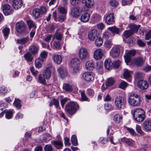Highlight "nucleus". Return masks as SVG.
<instances>
[{
  "label": "nucleus",
  "instance_id": "nucleus-1",
  "mask_svg": "<svg viewBox=\"0 0 151 151\" xmlns=\"http://www.w3.org/2000/svg\"><path fill=\"white\" fill-rule=\"evenodd\" d=\"M141 98L140 96L135 93L130 95L128 99L129 104L131 106H139L140 103Z\"/></svg>",
  "mask_w": 151,
  "mask_h": 151
},
{
  "label": "nucleus",
  "instance_id": "nucleus-2",
  "mask_svg": "<svg viewBox=\"0 0 151 151\" xmlns=\"http://www.w3.org/2000/svg\"><path fill=\"white\" fill-rule=\"evenodd\" d=\"M144 113V111L142 109H137L134 110L133 113V117L137 122L142 121L145 118Z\"/></svg>",
  "mask_w": 151,
  "mask_h": 151
},
{
  "label": "nucleus",
  "instance_id": "nucleus-3",
  "mask_svg": "<svg viewBox=\"0 0 151 151\" xmlns=\"http://www.w3.org/2000/svg\"><path fill=\"white\" fill-rule=\"evenodd\" d=\"M114 104L118 110L124 109L126 104V101L120 96H117L114 99Z\"/></svg>",
  "mask_w": 151,
  "mask_h": 151
},
{
  "label": "nucleus",
  "instance_id": "nucleus-4",
  "mask_svg": "<svg viewBox=\"0 0 151 151\" xmlns=\"http://www.w3.org/2000/svg\"><path fill=\"white\" fill-rule=\"evenodd\" d=\"M123 50V47L119 45L113 46L109 52L110 56L113 58L118 57L119 55L120 51Z\"/></svg>",
  "mask_w": 151,
  "mask_h": 151
},
{
  "label": "nucleus",
  "instance_id": "nucleus-5",
  "mask_svg": "<svg viewBox=\"0 0 151 151\" xmlns=\"http://www.w3.org/2000/svg\"><path fill=\"white\" fill-rule=\"evenodd\" d=\"M80 62L78 58H75L71 60L70 62V65L73 70V73H75L78 71Z\"/></svg>",
  "mask_w": 151,
  "mask_h": 151
},
{
  "label": "nucleus",
  "instance_id": "nucleus-6",
  "mask_svg": "<svg viewBox=\"0 0 151 151\" xmlns=\"http://www.w3.org/2000/svg\"><path fill=\"white\" fill-rule=\"evenodd\" d=\"M26 26L24 22L21 21L17 22L15 24L16 32L20 34L24 33L25 30Z\"/></svg>",
  "mask_w": 151,
  "mask_h": 151
},
{
  "label": "nucleus",
  "instance_id": "nucleus-7",
  "mask_svg": "<svg viewBox=\"0 0 151 151\" xmlns=\"http://www.w3.org/2000/svg\"><path fill=\"white\" fill-rule=\"evenodd\" d=\"M78 55L81 60H84L89 56V54L86 49L84 47H81L78 50Z\"/></svg>",
  "mask_w": 151,
  "mask_h": 151
},
{
  "label": "nucleus",
  "instance_id": "nucleus-8",
  "mask_svg": "<svg viewBox=\"0 0 151 151\" xmlns=\"http://www.w3.org/2000/svg\"><path fill=\"white\" fill-rule=\"evenodd\" d=\"M76 106L74 103L71 102L66 105V110L69 114H73L76 111Z\"/></svg>",
  "mask_w": 151,
  "mask_h": 151
},
{
  "label": "nucleus",
  "instance_id": "nucleus-9",
  "mask_svg": "<svg viewBox=\"0 0 151 151\" xmlns=\"http://www.w3.org/2000/svg\"><path fill=\"white\" fill-rule=\"evenodd\" d=\"M82 76L85 81L88 82H91L94 80L95 75L93 72H87L83 73Z\"/></svg>",
  "mask_w": 151,
  "mask_h": 151
},
{
  "label": "nucleus",
  "instance_id": "nucleus-10",
  "mask_svg": "<svg viewBox=\"0 0 151 151\" xmlns=\"http://www.w3.org/2000/svg\"><path fill=\"white\" fill-rule=\"evenodd\" d=\"M104 54V50L101 49H97L94 51L93 57L96 60H99L102 58Z\"/></svg>",
  "mask_w": 151,
  "mask_h": 151
},
{
  "label": "nucleus",
  "instance_id": "nucleus-11",
  "mask_svg": "<svg viewBox=\"0 0 151 151\" xmlns=\"http://www.w3.org/2000/svg\"><path fill=\"white\" fill-rule=\"evenodd\" d=\"M105 22L106 24L109 25L113 24L115 22V16L113 14H109L104 17Z\"/></svg>",
  "mask_w": 151,
  "mask_h": 151
},
{
  "label": "nucleus",
  "instance_id": "nucleus-12",
  "mask_svg": "<svg viewBox=\"0 0 151 151\" xmlns=\"http://www.w3.org/2000/svg\"><path fill=\"white\" fill-rule=\"evenodd\" d=\"M136 53V51L134 50H131L127 52L124 55V58L125 62L127 64L129 63L132 56H134Z\"/></svg>",
  "mask_w": 151,
  "mask_h": 151
},
{
  "label": "nucleus",
  "instance_id": "nucleus-13",
  "mask_svg": "<svg viewBox=\"0 0 151 151\" xmlns=\"http://www.w3.org/2000/svg\"><path fill=\"white\" fill-rule=\"evenodd\" d=\"M97 30L93 29L90 31L88 33V38L91 41H93L98 37Z\"/></svg>",
  "mask_w": 151,
  "mask_h": 151
},
{
  "label": "nucleus",
  "instance_id": "nucleus-14",
  "mask_svg": "<svg viewBox=\"0 0 151 151\" xmlns=\"http://www.w3.org/2000/svg\"><path fill=\"white\" fill-rule=\"evenodd\" d=\"M3 13L5 15L11 14L13 12V11L11 9L10 6L8 4L4 5L3 6Z\"/></svg>",
  "mask_w": 151,
  "mask_h": 151
},
{
  "label": "nucleus",
  "instance_id": "nucleus-15",
  "mask_svg": "<svg viewBox=\"0 0 151 151\" xmlns=\"http://www.w3.org/2000/svg\"><path fill=\"white\" fill-rule=\"evenodd\" d=\"M138 87L142 90L146 89L148 86V84L147 82L144 80H140L138 83Z\"/></svg>",
  "mask_w": 151,
  "mask_h": 151
},
{
  "label": "nucleus",
  "instance_id": "nucleus-16",
  "mask_svg": "<svg viewBox=\"0 0 151 151\" xmlns=\"http://www.w3.org/2000/svg\"><path fill=\"white\" fill-rule=\"evenodd\" d=\"M82 3L84 4V6L88 9L92 8L94 4L93 0H82Z\"/></svg>",
  "mask_w": 151,
  "mask_h": 151
},
{
  "label": "nucleus",
  "instance_id": "nucleus-17",
  "mask_svg": "<svg viewBox=\"0 0 151 151\" xmlns=\"http://www.w3.org/2000/svg\"><path fill=\"white\" fill-rule=\"evenodd\" d=\"M81 12L80 11L79 7H76L73 8L71 10V15L74 17H77L79 16Z\"/></svg>",
  "mask_w": 151,
  "mask_h": 151
},
{
  "label": "nucleus",
  "instance_id": "nucleus-18",
  "mask_svg": "<svg viewBox=\"0 0 151 151\" xmlns=\"http://www.w3.org/2000/svg\"><path fill=\"white\" fill-rule=\"evenodd\" d=\"M51 143L57 149H62L63 146V142L60 140H52Z\"/></svg>",
  "mask_w": 151,
  "mask_h": 151
},
{
  "label": "nucleus",
  "instance_id": "nucleus-19",
  "mask_svg": "<svg viewBox=\"0 0 151 151\" xmlns=\"http://www.w3.org/2000/svg\"><path fill=\"white\" fill-rule=\"evenodd\" d=\"M23 4L22 1L21 0H14L12 3L13 8L16 9H20Z\"/></svg>",
  "mask_w": 151,
  "mask_h": 151
},
{
  "label": "nucleus",
  "instance_id": "nucleus-20",
  "mask_svg": "<svg viewBox=\"0 0 151 151\" xmlns=\"http://www.w3.org/2000/svg\"><path fill=\"white\" fill-rule=\"evenodd\" d=\"M121 141L122 142H125L129 146H133L135 144V141L130 139L124 137L121 139Z\"/></svg>",
  "mask_w": 151,
  "mask_h": 151
},
{
  "label": "nucleus",
  "instance_id": "nucleus-21",
  "mask_svg": "<svg viewBox=\"0 0 151 151\" xmlns=\"http://www.w3.org/2000/svg\"><path fill=\"white\" fill-rule=\"evenodd\" d=\"M57 71L60 76L64 78L67 76V73L65 69L63 67H60L58 68Z\"/></svg>",
  "mask_w": 151,
  "mask_h": 151
},
{
  "label": "nucleus",
  "instance_id": "nucleus-22",
  "mask_svg": "<svg viewBox=\"0 0 151 151\" xmlns=\"http://www.w3.org/2000/svg\"><path fill=\"white\" fill-rule=\"evenodd\" d=\"M143 125L146 131L151 130V120H146L143 122Z\"/></svg>",
  "mask_w": 151,
  "mask_h": 151
},
{
  "label": "nucleus",
  "instance_id": "nucleus-23",
  "mask_svg": "<svg viewBox=\"0 0 151 151\" xmlns=\"http://www.w3.org/2000/svg\"><path fill=\"white\" fill-rule=\"evenodd\" d=\"M90 17V15L88 13H85L82 14L81 17V21L83 22H86L88 21Z\"/></svg>",
  "mask_w": 151,
  "mask_h": 151
},
{
  "label": "nucleus",
  "instance_id": "nucleus-24",
  "mask_svg": "<svg viewBox=\"0 0 151 151\" xmlns=\"http://www.w3.org/2000/svg\"><path fill=\"white\" fill-rule=\"evenodd\" d=\"M53 58L54 63L57 64H60L62 61V57L59 55H55L53 57Z\"/></svg>",
  "mask_w": 151,
  "mask_h": 151
},
{
  "label": "nucleus",
  "instance_id": "nucleus-25",
  "mask_svg": "<svg viewBox=\"0 0 151 151\" xmlns=\"http://www.w3.org/2000/svg\"><path fill=\"white\" fill-rule=\"evenodd\" d=\"M85 66L87 70H92L94 68V63L92 60H88L86 62Z\"/></svg>",
  "mask_w": 151,
  "mask_h": 151
},
{
  "label": "nucleus",
  "instance_id": "nucleus-26",
  "mask_svg": "<svg viewBox=\"0 0 151 151\" xmlns=\"http://www.w3.org/2000/svg\"><path fill=\"white\" fill-rule=\"evenodd\" d=\"M133 61L136 65L138 66H141L143 65L145 60L143 58L140 57H138L134 59Z\"/></svg>",
  "mask_w": 151,
  "mask_h": 151
},
{
  "label": "nucleus",
  "instance_id": "nucleus-27",
  "mask_svg": "<svg viewBox=\"0 0 151 151\" xmlns=\"http://www.w3.org/2000/svg\"><path fill=\"white\" fill-rule=\"evenodd\" d=\"M51 71L48 67H46L43 73V75L44 77L47 79H49L51 76Z\"/></svg>",
  "mask_w": 151,
  "mask_h": 151
},
{
  "label": "nucleus",
  "instance_id": "nucleus-28",
  "mask_svg": "<svg viewBox=\"0 0 151 151\" xmlns=\"http://www.w3.org/2000/svg\"><path fill=\"white\" fill-rule=\"evenodd\" d=\"M53 104L55 106L56 109H60L59 106V102L58 100L56 99H53L50 103L49 106L51 107L52 106Z\"/></svg>",
  "mask_w": 151,
  "mask_h": 151
},
{
  "label": "nucleus",
  "instance_id": "nucleus-29",
  "mask_svg": "<svg viewBox=\"0 0 151 151\" xmlns=\"http://www.w3.org/2000/svg\"><path fill=\"white\" fill-rule=\"evenodd\" d=\"M101 19V17L98 14H94L91 17L92 23L93 24L99 21Z\"/></svg>",
  "mask_w": 151,
  "mask_h": 151
},
{
  "label": "nucleus",
  "instance_id": "nucleus-30",
  "mask_svg": "<svg viewBox=\"0 0 151 151\" xmlns=\"http://www.w3.org/2000/svg\"><path fill=\"white\" fill-rule=\"evenodd\" d=\"M29 37L27 36L25 37L17 39V42L19 44H25L29 41Z\"/></svg>",
  "mask_w": 151,
  "mask_h": 151
},
{
  "label": "nucleus",
  "instance_id": "nucleus-31",
  "mask_svg": "<svg viewBox=\"0 0 151 151\" xmlns=\"http://www.w3.org/2000/svg\"><path fill=\"white\" fill-rule=\"evenodd\" d=\"M79 93L81 94V100L82 101H89V99H88V97L86 96L85 94V91H84L80 90Z\"/></svg>",
  "mask_w": 151,
  "mask_h": 151
},
{
  "label": "nucleus",
  "instance_id": "nucleus-32",
  "mask_svg": "<svg viewBox=\"0 0 151 151\" xmlns=\"http://www.w3.org/2000/svg\"><path fill=\"white\" fill-rule=\"evenodd\" d=\"M40 14V13L39 8H35L33 10L32 12V16L34 18L36 19L38 18Z\"/></svg>",
  "mask_w": 151,
  "mask_h": 151
},
{
  "label": "nucleus",
  "instance_id": "nucleus-33",
  "mask_svg": "<svg viewBox=\"0 0 151 151\" xmlns=\"http://www.w3.org/2000/svg\"><path fill=\"white\" fill-rule=\"evenodd\" d=\"M43 61V59H41L40 58H37L35 61V65L37 68H40L41 67L42 63Z\"/></svg>",
  "mask_w": 151,
  "mask_h": 151
},
{
  "label": "nucleus",
  "instance_id": "nucleus-34",
  "mask_svg": "<svg viewBox=\"0 0 151 151\" xmlns=\"http://www.w3.org/2000/svg\"><path fill=\"white\" fill-rule=\"evenodd\" d=\"M109 5L112 7L116 8L119 5L118 0H110L109 2Z\"/></svg>",
  "mask_w": 151,
  "mask_h": 151
},
{
  "label": "nucleus",
  "instance_id": "nucleus-35",
  "mask_svg": "<svg viewBox=\"0 0 151 151\" xmlns=\"http://www.w3.org/2000/svg\"><path fill=\"white\" fill-rule=\"evenodd\" d=\"M122 115L120 114H118L114 116L113 119L115 122L119 123L122 121Z\"/></svg>",
  "mask_w": 151,
  "mask_h": 151
},
{
  "label": "nucleus",
  "instance_id": "nucleus-36",
  "mask_svg": "<svg viewBox=\"0 0 151 151\" xmlns=\"http://www.w3.org/2000/svg\"><path fill=\"white\" fill-rule=\"evenodd\" d=\"M95 40V45L96 47H99L102 45L103 41L101 38L98 37Z\"/></svg>",
  "mask_w": 151,
  "mask_h": 151
},
{
  "label": "nucleus",
  "instance_id": "nucleus-37",
  "mask_svg": "<svg viewBox=\"0 0 151 151\" xmlns=\"http://www.w3.org/2000/svg\"><path fill=\"white\" fill-rule=\"evenodd\" d=\"M52 139V136L50 134L46 133L43 135V140L41 141L42 142H47Z\"/></svg>",
  "mask_w": 151,
  "mask_h": 151
},
{
  "label": "nucleus",
  "instance_id": "nucleus-38",
  "mask_svg": "<svg viewBox=\"0 0 151 151\" xmlns=\"http://www.w3.org/2000/svg\"><path fill=\"white\" fill-rule=\"evenodd\" d=\"M63 88L64 90L67 91H71L73 89L72 86L67 83L63 84Z\"/></svg>",
  "mask_w": 151,
  "mask_h": 151
},
{
  "label": "nucleus",
  "instance_id": "nucleus-39",
  "mask_svg": "<svg viewBox=\"0 0 151 151\" xmlns=\"http://www.w3.org/2000/svg\"><path fill=\"white\" fill-rule=\"evenodd\" d=\"M52 47L54 49L60 50L61 48V43L59 41H54L53 43Z\"/></svg>",
  "mask_w": 151,
  "mask_h": 151
},
{
  "label": "nucleus",
  "instance_id": "nucleus-40",
  "mask_svg": "<svg viewBox=\"0 0 151 151\" xmlns=\"http://www.w3.org/2000/svg\"><path fill=\"white\" fill-rule=\"evenodd\" d=\"M29 50L32 54H36L38 51V48L34 45H32L29 47Z\"/></svg>",
  "mask_w": 151,
  "mask_h": 151
},
{
  "label": "nucleus",
  "instance_id": "nucleus-41",
  "mask_svg": "<svg viewBox=\"0 0 151 151\" xmlns=\"http://www.w3.org/2000/svg\"><path fill=\"white\" fill-rule=\"evenodd\" d=\"M140 27V25H137L134 24H132L130 26V31L132 32L133 34L134 33L137 31Z\"/></svg>",
  "mask_w": 151,
  "mask_h": 151
},
{
  "label": "nucleus",
  "instance_id": "nucleus-42",
  "mask_svg": "<svg viewBox=\"0 0 151 151\" xmlns=\"http://www.w3.org/2000/svg\"><path fill=\"white\" fill-rule=\"evenodd\" d=\"M108 29L110 30L111 32L116 34H119L120 32L119 29L115 26L109 27Z\"/></svg>",
  "mask_w": 151,
  "mask_h": 151
},
{
  "label": "nucleus",
  "instance_id": "nucleus-43",
  "mask_svg": "<svg viewBox=\"0 0 151 151\" xmlns=\"http://www.w3.org/2000/svg\"><path fill=\"white\" fill-rule=\"evenodd\" d=\"M113 45L111 40H108L106 41L104 43V46L106 48L110 49Z\"/></svg>",
  "mask_w": 151,
  "mask_h": 151
},
{
  "label": "nucleus",
  "instance_id": "nucleus-44",
  "mask_svg": "<svg viewBox=\"0 0 151 151\" xmlns=\"http://www.w3.org/2000/svg\"><path fill=\"white\" fill-rule=\"evenodd\" d=\"M105 66L106 68L107 69H110L111 68L112 65L111 61L110 59H108L105 61L104 62Z\"/></svg>",
  "mask_w": 151,
  "mask_h": 151
},
{
  "label": "nucleus",
  "instance_id": "nucleus-45",
  "mask_svg": "<svg viewBox=\"0 0 151 151\" xmlns=\"http://www.w3.org/2000/svg\"><path fill=\"white\" fill-rule=\"evenodd\" d=\"M27 23L29 29L33 28L35 29L36 28V26L35 24V23L32 20H28L27 21Z\"/></svg>",
  "mask_w": 151,
  "mask_h": 151
},
{
  "label": "nucleus",
  "instance_id": "nucleus-46",
  "mask_svg": "<svg viewBox=\"0 0 151 151\" xmlns=\"http://www.w3.org/2000/svg\"><path fill=\"white\" fill-rule=\"evenodd\" d=\"M71 143L73 145L76 146L78 145V141L76 136L75 135H73L71 137Z\"/></svg>",
  "mask_w": 151,
  "mask_h": 151
},
{
  "label": "nucleus",
  "instance_id": "nucleus-47",
  "mask_svg": "<svg viewBox=\"0 0 151 151\" xmlns=\"http://www.w3.org/2000/svg\"><path fill=\"white\" fill-rule=\"evenodd\" d=\"M24 57L26 60L29 62H31L32 60V57L29 52H27L24 55Z\"/></svg>",
  "mask_w": 151,
  "mask_h": 151
},
{
  "label": "nucleus",
  "instance_id": "nucleus-48",
  "mask_svg": "<svg viewBox=\"0 0 151 151\" xmlns=\"http://www.w3.org/2000/svg\"><path fill=\"white\" fill-rule=\"evenodd\" d=\"M58 11L59 13L63 14H67V11L66 9L62 6H58L57 8Z\"/></svg>",
  "mask_w": 151,
  "mask_h": 151
},
{
  "label": "nucleus",
  "instance_id": "nucleus-49",
  "mask_svg": "<svg viewBox=\"0 0 151 151\" xmlns=\"http://www.w3.org/2000/svg\"><path fill=\"white\" fill-rule=\"evenodd\" d=\"M86 93L89 97H93L94 94V91L93 89L89 88L87 89Z\"/></svg>",
  "mask_w": 151,
  "mask_h": 151
},
{
  "label": "nucleus",
  "instance_id": "nucleus-50",
  "mask_svg": "<svg viewBox=\"0 0 151 151\" xmlns=\"http://www.w3.org/2000/svg\"><path fill=\"white\" fill-rule=\"evenodd\" d=\"M96 68L97 70H102L103 69V63L101 61L98 62L96 64Z\"/></svg>",
  "mask_w": 151,
  "mask_h": 151
},
{
  "label": "nucleus",
  "instance_id": "nucleus-51",
  "mask_svg": "<svg viewBox=\"0 0 151 151\" xmlns=\"http://www.w3.org/2000/svg\"><path fill=\"white\" fill-rule=\"evenodd\" d=\"M2 31L5 38L6 39L9 33V29L8 28H5L2 29Z\"/></svg>",
  "mask_w": 151,
  "mask_h": 151
},
{
  "label": "nucleus",
  "instance_id": "nucleus-52",
  "mask_svg": "<svg viewBox=\"0 0 151 151\" xmlns=\"http://www.w3.org/2000/svg\"><path fill=\"white\" fill-rule=\"evenodd\" d=\"M43 77L41 74H40L38 78V81L42 84L45 85L46 84V80Z\"/></svg>",
  "mask_w": 151,
  "mask_h": 151
},
{
  "label": "nucleus",
  "instance_id": "nucleus-53",
  "mask_svg": "<svg viewBox=\"0 0 151 151\" xmlns=\"http://www.w3.org/2000/svg\"><path fill=\"white\" fill-rule=\"evenodd\" d=\"M104 109L106 111H109L113 109V107L111 104L105 103L104 104Z\"/></svg>",
  "mask_w": 151,
  "mask_h": 151
},
{
  "label": "nucleus",
  "instance_id": "nucleus-54",
  "mask_svg": "<svg viewBox=\"0 0 151 151\" xmlns=\"http://www.w3.org/2000/svg\"><path fill=\"white\" fill-rule=\"evenodd\" d=\"M62 33L58 31L55 33L54 38L55 37L57 40H60L62 39Z\"/></svg>",
  "mask_w": 151,
  "mask_h": 151
},
{
  "label": "nucleus",
  "instance_id": "nucleus-55",
  "mask_svg": "<svg viewBox=\"0 0 151 151\" xmlns=\"http://www.w3.org/2000/svg\"><path fill=\"white\" fill-rule=\"evenodd\" d=\"M133 34V32L130 30L125 31L123 33L124 36L126 38H128Z\"/></svg>",
  "mask_w": 151,
  "mask_h": 151
},
{
  "label": "nucleus",
  "instance_id": "nucleus-56",
  "mask_svg": "<svg viewBox=\"0 0 151 151\" xmlns=\"http://www.w3.org/2000/svg\"><path fill=\"white\" fill-rule=\"evenodd\" d=\"M123 76L125 78H128L131 76V72L128 69H125Z\"/></svg>",
  "mask_w": 151,
  "mask_h": 151
},
{
  "label": "nucleus",
  "instance_id": "nucleus-57",
  "mask_svg": "<svg viewBox=\"0 0 151 151\" xmlns=\"http://www.w3.org/2000/svg\"><path fill=\"white\" fill-rule=\"evenodd\" d=\"M21 101L18 99H15L14 105L17 108H20L21 107Z\"/></svg>",
  "mask_w": 151,
  "mask_h": 151
},
{
  "label": "nucleus",
  "instance_id": "nucleus-58",
  "mask_svg": "<svg viewBox=\"0 0 151 151\" xmlns=\"http://www.w3.org/2000/svg\"><path fill=\"white\" fill-rule=\"evenodd\" d=\"M13 116V112L11 110L6 111V118L7 119H10L12 118Z\"/></svg>",
  "mask_w": 151,
  "mask_h": 151
},
{
  "label": "nucleus",
  "instance_id": "nucleus-59",
  "mask_svg": "<svg viewBox=\"0 0 151 151\" xmlns=\"http://www.w3.org/2000/svg\"><path fill=\"white\" fill-rule=\"evenodd\" d=\"M114 81L113 79L111 78H109L106 83V86H110L114 83Z\"/></svg>",
  "mask_w": 151,
  "mask_h": 151
},
{
  "label": "nucleus",
  "instance_id": "nucleus-60",
  "mask_svg": "<svg viewBox=\"0 0 151 151\" xmlns=\"http://www.w3.org/2000/svg\"><path fill=\"white\" fill-rule=\"evenodd\" d=\"M121 64V61L119 60H117L114 61L112 64L113 66L115 68H117L120 66Z\"/></svg>",
  "mask_w": 151,
  "mask_h": 151
},
{
  "label": "nucleus",
  "instance_id": "nucleus-61",
  "mask_svg": "<svg viewBox=\"0 0 151 151\" xmlns=\"http://www.w3.org/2000/svg\"><path fill=\"white\" fill-rule=\"evenodd\" d=\"M40 14H43L47 12V10L46 8L44 6H41L39 9Z\"/></svg>",
  "mask_w": 151,
  "mask_h": 151
},
{
  "label": "nucleus",
  "instance_id": "nucleus-62",
  "mask_svg": "<svg viewBox=\"0 0 151 151\" xmlns=\"http://www.w3.org/2000/svg\"><path fill=\"white\" fill-rule=\"evenodd\" d=\"M7 90L6 87L2 86L0 87V93L2 94H5L7 92Z\"/></svg>",
  "mask_w": 151,
  "mask_h": 151
},
{
  "label": "nucleus",
  "instance_id": "nucleus-63",
  "mask_svg": "<svg viewBox=\"0 0 151 151\" xmlns=\"http://www.w3.org/2000/svg\"><path fill=\"white\" fill-rule=\"evenodd\" d=\"M151 38V31L149 30L145 34V39L146 40H149Z\"/></svg>",
  "mask_w": 151,
  "mask_h": 151
},
{
  "label": "nucleus",
  "instance_id": "nucleus-64",
  "mask_svg": "<svg viewBox=\"0 0 151 151\" xmlns=\"http://www.w3.org/2000/svg\"><path fill=\"white\" fill-rule=\"evenodd\" d=\"M44 149L45 151H52V148L51 145H47L45 146Z\"/></svg>",
  "mask_w": 151,
  "mask_h": 151
}]
</instances>
